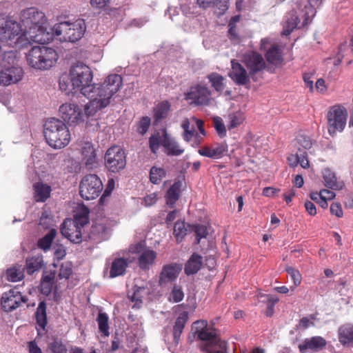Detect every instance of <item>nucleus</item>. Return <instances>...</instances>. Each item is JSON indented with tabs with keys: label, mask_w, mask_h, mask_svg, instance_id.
<instances>
[{
	"label": "nucleus",
	"mask_w": 353,
	"mask_h": 353,
	"mask_svg": "<svg viewBox=\"0 0 353 353\" xmlns=\"http://www.w3.org/2000/svg\"><path fill=\"white\" fill-rule=\"evenodd\" d=\"M91 69L83 63L72 65L68 72L59 77V88L69 94L80 91L90 101L85 105L87 114L106 108L112 97L119 90L122 78L119 74L109 75L102 83H92Z\"/></svg>",
	"instance_id": "f257e3e1"
},
{
	"label": "nucleus",
	"mask_w": 353,
	"mask_h": 353,
	"mask_svg": "<svg viewBox=\"0 0 353 353\" xmlns=\"http://www.w3.org/2000/svg\"><path fill=\"white\" fill-rule=\"evenodd\" d=\"M19 24L29 45L33 42L46 43L52 41V34L47 30L45 14L35 8L22 10Z\"/></svg>",
	"instance_id": "f03ea898"
},
{
	"label": "nucleus",
	"mask_w": 353,
	"mask_h": 353,
	"mask_svg": "<svg viewBox=\"0 0 353 353\" xmlns=\"http://www.w3.org/2000/svg\"><path fill=\"white\" fill-rule=\"evenodd\" d=\"M323 0H299L294 3L292 9L286 14L283 22L282 34L288 35L294 29L306 25L310 17L315 14V7Z\"/></svg>",
	"instance_id": "7ed1b4c3"
},
{
	"label": "nucleus",
	"mask_w": 353,
	"mask_h": 353,
	"mask_svg": "<svg viewBox=\"0 0 353 353\" xmlns=\"http://www.w3.org/2000/svg\"><path fill=\"white\" fill-rule=\"evenodd\" d=\"M21 27L10 17L0 15V49L4 47L21 48L28 44Z\"/></svg>",
	"instance_id": "20e7f679"
},
{
	"label": "nucleus",
	"mask_w": 353,
	"mask_h": 353,
	"mask_svg": "<svg viewBox=\"0 0 353 353\" xmlns=\"http://www.w3.org/2000/svg\"><path fill=\"white\" fill-rule=\"evenodd\" d=\"M43 128L44 137L51 148L61 149L69 144L71 135L63 121L52 118L45 123Z\"/></svg>",
	"instance_id": "39448f33"
},
{
	"label": "nucleus",
	"mask_w": 353,
	"mask_h": 353,
	"mask_svg": "<svg viewBox=\"0 0 353 353\" xmlns=\"http://www.w3.org/2000/svg\"><path fill=\"white\" fill-rule=\"evenodd\" d=\"M58 59L57 51L46 46L32 47L26 54L27 64L39 70H49L56 64Z\"/></svg>",
	"instance_id": "423d86ee"
},
{
	"label": "nucleus",
	"mask_w": 353,
	"mask_h": 353,
	"mask_svg": "<svg viewBox=\"0 0 353 353\" xmlns=\"http://www.w3.org/2000/svg\"><path fill=\"white\" fill-rule=\"evenodd\" d=\"M85 23L83 19H77L74 22L63 21L55 24L50 30L52 39L61 42L74 43L79 41L85 32Z\"/></svg>",
	"instance_id": "0eeeda50"
},
{
	"label": "nucleus",
	"mask_w": 353,
	"mask_h": 353,
	"mask_svg": "<svg viewBox=\"0 0 353 353\" xmlns=\"http://www.w3.org/2000/svg\"><path fill=\"white\" fill-rule=\"evenodd\" d=\"M23 72L17 63L16 56L8 52L0 56V84L8 85L21 81Z\"/></svg>",
	"instance_id": "6e6552de"
},
{
	"label": "nucleus",
	"mask_w": 353,
	"mask_h": 353,
	"mask_svg": "<svg viewBox=\"0 0 353 353\" xmlns=\"http://www.w3.org/2000/svg\"><path fill=\"white\" fill-rule=\"evenodd\" d=\"M149 143L151 151L154 154L160 145L163 147L164 152L169 156H179L184 152V149L165 130L152 134L149 139Z\"/></svg>",
	"instance_id": "1a4fd4ad"
},
{
	"label": "nucleus",
	"mask_w": 353,
	"mask_h": 353,
	"mask_svg": "<svg viewBox=\"0 0 353 353\" xmlns=\"http://www.w3.org/2000/svg\"><path fill=\"white\" fill-rule=\"evenodd\" d=\"M88 210L83 209V214L79 217L75 216L74 221L66 219L63 221L61 232V234L74 243H79L81 239V228L88 223L87 217Z\"/></svg>",
	"instance_id": "9d476101"
},
{
	"label": "nucleus",
	"mask_w": 353,
	"mask_h": 353,
	"mask_svg": "<svg viewBox=\"0 0 353 353\" xmlns=\"http://www.w3.org/2000/svg\"><path fill=\"white\" fill-rule=\"evenodd\" d=\"M102 190V181L96 174L85 176L79 185L80 195L85 200H92L97 198Z\"/></svg>",
	"instance_id": "9b49d317"
},
{
	"label": "nucleus",
	"mask_w": 353,
	"mask_h": 353,
	"mask_svg": "<svg viewBox=\"0 0 353 353\" xmlns=\"http://www.w3.org/2000/svg\"><path fill=\"white\" fill-rule=\"evenodd\" d=\"M347 112L345 108L334 105L327 113V130L330 135L334 136L336 132H342L346 125Z\"/></svg>",
	"instance_id": "f8f14e48"
},
{
	"label": "nucleus",
	"mask_w": 353,
	"mask_h": 353,
	"mask_svg": "<svg viewBox=\"0 0 353 353\" xmlns=\"http://www.w3.org/2000/svg\"><path fill=\"white\" fill-rule=\"evenodd\" d=\"M99 110H96L92 114H87L85 105L83 111L77 105L74 103H64L59 107V114L65 121L71 124H78L85 121V117H90L96 114Z\"/></svg>",
	"instance_id": "ddd939ff"
},
{
	"label": "nucleus",
	"mask_w": 353,
	"mask_h": 353,
	"mask_svg": "<svg viewBox=\"0 0 353 353\" xmlns=\"http://www.w3.org/2000/svg\"><path fill=\"white\" fill-rule=\"evenodd\" d=\"M105 166L112 172H118L123 170L126 164L125 154L119 146L110 148L105 155Z\"/></svg>",
	"instance_id": "4468645a"
},
{
	"label": "nucleus",
	"mask_w": 353,
	"mask_h": 353,
	"mask_svg": "<svg viewBox=\"0 0 353 353\" xmlns=\"http://www.w3.org/2000/svg\"><path fill=\"white\" fill-rule=\"evenodd\" d=\"M128 252L139 254V266L142 270L149 269L154 264L157 255L155 251L144 248L142 243L130 246Z\"/></svg>",
	"instance_id": "2eb2a0df"
},
{
	"label": "nucleus",
	"mask_w": 353,
	"mask_h": 353,
	"mask_svg": "<svg viewBox=\"0 0 353 353\" xmlns=\"http://www.w3.org/2000/svg\"><path fill=\"white\" fill-rule=\"evenodd\" d=\"M129 252H125L123 256H116L110 265L109 277L113 279L123 275L125 273L128 264L135 260L134 256H128Z\"/></svg>",
	"instance_id": "dca6fc26"
},
{
	"label": "nucleus",
	"mask_w": 353,
	"mask_h": 353,
	"mask_svg": "<svg viewBox=\"0 0 353 353\" xmlns=\"http://www.w3.org/2000/svg\"><path fill=\"white\" fill-rule=\"evenodd\" d=\"M24 302L26 299L17 289L10 290L3 293L1 297V306L6 312L15 310Z\"/></svg>",
	"instance_id": "f3484780"
},
{
	"label": "nucleus",
	"mask_w": 353,
	"mask_h": 353,
	"mask_svg": "<svg viewBox=\"0 0 353 353\" xmlns=\"http://www.w3.org/2000/svg\"><path fill=\"white\" fill-rule=\"evenodd\" d=\"M186 98L196 105H208L211 100V92L203 85L192 87Z\"/></svg>",
	"instance_id": "a211bd4d"
},
{
	"label": "nucleus",
	"mask_w": 353,
	"mask_h": 353,
	"mask_svg": "<svg viewBox=\"0 0 353 353\" xmlns=\"http://www.w3.org/2000/svg\"><path fill=\"white\" fill-rule=\"evenodd\" d=\"M192 330L194 336L201 341L211 343H216L217 341L215 331L208 326V323L205 321H195L192 325Z\"/></svg>",
	"instance_id": "6ab92c4d"
},
{
	"label": "nucleus",
	"mask_w": 353,
	"mask_h": 353,
	"mask_svg": "<svg viewBox=\"0 0 353 353\" xmlns=\"http://www.w3.org/2000/svg\"><path fill=\"white\" fill-rule=\"evenodd\" d=\"M243 61L250 72H257L263 70L266 65L263 57L256 52L249 51L243 54Z\"/></svg>",
	"instance_id": "aec40b11"
},
{
	"label": "nucleus",
	"mask_w": 353,
	"mask_h": 353,
	"mask_svg": "<svg viewBox=\"0 0 353 353\" xmlns=\"http://www.w3.org/2000/svg\"><path fill=\"white\" fill-rule=\"evenodd\" d=\"M228 144L225 142L214 143L211 146L203 147L199 150V153L203 157L212 159H220L226 154Z\"/></svg>",
	"instance_id": "412c9836"
},
{
	"label": "nucleus",
	"mask_w": 353,
	"mask_h": 353,
	"mask_svg": "<svg viewBox=\"0 0 353 353\" xmlns=\"http://www.w3.org/2000/svg\"><path fill=\"white\" fill-rule=\"evenodd\" d=\"M326 345V341L323 337L316 336L306 339L299 344V348L301 353L307 352H318Z\"/></svg>",
	"instance_id": "4be33fe9"
},
{
	"label": "nucleus",
	"mask_w": 353,
	"mask_h": 353,
	"mask_svg": "<svg viewBox=\"0 0 353 353\" xmlns=\"http://www.w3.org/2000/svg\"><path fill=\"white\" fill-rule=\"evenodd\" d=\"M231 65L232 69L229 76L237 85H245L249 82L248 72L240 63L232 60Z\"/></svg>",
	"instance_id": "5701e85b"
},
{
	"label": "nucleus",
	"mask_w": 353,
	"mask_h": 353,
	"mask_svg": "<svg viewBox=\"0 0 353 353\" xmlns=\"http://www.w3.org/2000/svg\"><path fill=\"white\" fill-rule=\"evenodd\" d=\"M181 270V268L176 264L164 265L159 276L160 285H166L174 281Z\"/></svg>",
	"instance_id": "b1692460"
},
{
	"label": "nucleus",
	"mask_w": 353,
	"mask_h": 353,
	"mask_svg": "<svg viewBox=\"0 0 353 353\" xmlns=\"http://www.w3.org/2000/svg\"><path fill=\"white\" fill-rule=\"evenodd\" d=\"M81 151L86 168H94L97 165V157L93 145L90 142H85L82 144Z\"/></svg>",
	"instance_id": "393cba45"
},
{
	"label": "nucleus",
	"mask_w": 353,
	"mask_h": 353,
	"mask_svg": "<svg viewBox=\"0 0 353 353\" xmlns=\"http://www.w3.org/2000/svg\"><path fill=\"white\" fill-rule=\"evenodd\" d=\"M339 342L344 346L353 347V325H342L338 330Z\"/></svg>",
	"instance_id": "a878e982"
},
{
	"label": "nucleus",
	"mask_w": 353,
	"mask_h": 353,
	"mask_svg": "<svg viewBox=\"0 0 353 353\" xmlns=\"http://www.w3.org/2000/svg\"><path fill=\"white\" fill-rule=\"evenodd\" d=\"M324 184L326 187L333 190L343 189L344 184L341 181H337L334 173L329 168H325L323 172Z\"/></svg>",
	"instance_id": "bb28decb"
},
{
	"label": "nucleus",
	"mask_w": 353,
	"mask_h": 353,
	"mask_svg": "<svg viewBox=\"0 0 353 353\" xmlns=\"http://www.w3.org/2000/svg\"><path fill=\"white\" fill-rule=\"evenodd\" d=\"M245 119L243 113L241 110L232 111L225 117V121L228 130L239 126Z\"/></svg>",
	"instance_id": "cd10ccee"
},
{
	"label": "nucleus",
	"mask_w": 353,
	"mask_h": 353,
	"mask_svg": "<svg viewBox=\"0 0 353 353\" xmlns=\"http://www.w3.org/2000/svg\"><path fill=\"white\" fill-rule=\"evenodd\" d=\"M34 197L37 202L45 201L50 195L51 188L47 184L37 183L34 186Z\"/></svg>",
	"instance_id": "c85d7f7f"
},
{
	"label": "nucleus",
	"mask_w": 353,
	"mask_h": 353,
	"mask_svg": "<svg viewBox=\"0 0 353 353\" xmlns=\"http://www.w3.org/2000/svg\"><path fill=\"white\" fill-rule=\"evenodd\" d=\"M183 183L177 181L168 190L165 199L168 205H173L179 199Z\"/></svg>",
	"instance_id": "c756f323"
},
{
	"label": "nucleus",
	"mask_w": 353,
	"mask_h": 353,
	"mask_svg": "<svg viewBox=\"0 0 353 353\" xmlns=\"http://www.w3.org/2000/svg\"><path fill=\"white\" fill-rule=\"evenodd\" d=\"M265 57L270 64L276 66L281 65L283 62L282 52L278 46L270 48L266 52Z\"/></svg>",
	"instance_id": "7c9ffc66"
},
{
	"label": "nucleus",
	"mask_w": 353,
	"mask_h": 353,
	"mask_svg": "<svg viewBox=\"0 0 353 353\" xmlns=\"http://www.w3.org/2000/svg\"><path fill=\"white\" fill-rule=\"evenodd\" d=\"M170 110V103L168 101H163L157 103L153 109L154 119L158 122L165 119Z\"/></svg>",
	"instance_id": "2f4dec72"
},
{
	"label": "nucleus",
	"mask_w": 353,
	"mask_h": 353,
	"mask_svg": "<svg viewBox=\"0 0 353 353\" xmlns=\"http://www.w3.org/2000/svg\"><path fill=\"white\" fill-rule=\"evenodd\" d=\"M201 256L196 254H194L192 255L185 265V272L187 274H195L201 268Z\"/></svg>",
	"instance_id": "473e14b6"
},
{
	"label": "nucleus",
	"mask_w": 353,
	"mask_h": 353,
	"mask_svg": "<svg viewBox=\"0 0 353 353\" xmlns=\"http://www.w3.org/2000/svg\"><path fill=\"white\" fill-rule=\"evenodd\" d=\"M43 257L41 255H37L29 258L26 261V269L29 274H32L34 272L39 270L43 265Z\"/></svg>",
	"instance_id": "72a5a7b5"
},
{
	"label": "nucleus",
	"mask_w": 353,
	"mask_h": 353,
	"mask_svg": "<svg viewBox=\"0 0 353 353\" xmlns=\"http://www.w3.org/2000/svg\"><path fill=\"white\" fill-rule=\"evenodd\" d=\"M147 294L148 292L144 287L135 286L133 289V293L128 296L131 301L134 303L133 307H140L142 303V298Z\"/></svg>",
	"instance_id": "f704fd0d"
},
{
	"label": "nucleus",
	"mask_w": 353,
	"mask_h": 353,
	"mask_svg": "<svg viewBox=\"0 0 353 353\" xmlns=\"http://www.w3.org/2000/svg\"><path fill=\"white\" fill-rule=\"evenodd\" d=\"M208 79L214 90L219 92H222L225 88V79L217 73H212L208 75Z\"/></svg>",
	"instance_id": "c9c22d12"
},
{
	"label": "nucleus",
	"mask_w": 353,
	"mask_h": 353,
	"mask_svg": "<svg viewBox=\"0 0 353 353\" xmlns=\"http://www.w3.org/2000/svg\"><path fill=\"white\" fill-rule=\"evenodd\" d=\"M36 319L39 325L44 329L47 324L46 305L44 302L39 303L36 312Z\"/></svg>",
	"instance_id": "e433bc0d"
},
{
	"label": "nucleus",
	"mask_w": 353,
	"mask_h": 353,
	"mask_svg": "<svg viewBox=\"0 0 353 353\" xmlns=\"http://www.w3.org/2000/svg\"><path fill=\"white\" fill-rule=\"evenodd\" d=\"M56 235V230L51 229L50 232L38 241V246L44 251L50 249L52 242Z\"/></svg>",
	"instance_id": "4c0bfd02"
},
{
	"label": "nucleus",
	"mask_w": 353,
	"mask_h": 353,
	"mask_svg": "<svg viewBox=\"0 0 353 353\" xmlns=\"http://www.w3.org/2000/svg\"><path fill=\"white\" fill-rule=\"evenodd\" d=\"M97 321L98 323L99 331L105 336H108L109 332V325H108V316L105 313H99Z\"/></svg>",
	"instance_id": "58836bf2"
},
{
	"label": "nucleus",
	"mask_w": 353,
	"mask_h": 353,
	"mask_svg": "<svg viewBox=\"0 0 353 353\" xmlns=\"http://www.w3.org/2000/svg\"><path fill=\"white\" fill-rule=\"evenodd\" d=\"M218 3H223V10H226L228 8V0H196V3L199 7L203 9H207L214 6H218Z\"/></svg>",
	"instance_id": "ea45409f"
},
{
	"label": "nucleus",
	"mask_w": 353,
	"mask_h": 353,
	"mask_svg": "<svg viewBox=\"0 0 353 353\" xmlns=\"http://www.w3.org/2000/svg\"><path fill=\"white\" fill-rule=\"evenodd\" d=\"M184 298V292L182 288L175 285L172 288L168 296V300L172 303H179Z\"/></svg>",
	"instance_id": "a19ab883"
},
{
	"label": "nucleus",
	"mask_w": 353,
	"mask_h": 353,
	"mask_svg": "<svg viewBox=\"0 0 353 353\" xmlns=\"http://www.w3.org/2000/svg\"><path fill=\"white\" fill-rule=\"evenodd\" d=\"M165 176V171L161 168L152 167L150 172V181L154 184H158Z\"/></svg>",
	"instance_id": "79ce46f5"
},
{
	"label": "nucleus",
	"mask_w": 353,
	"mask_h": 353,
	"mask_svg": "<svg viewBox=\"0 0 353 353\" xmlns=\"http://www.w3.org/2000/svg\"><path fill=\"white\" fill-rule=\"evenodd\" d=\"M7 278L12 282H17L23 278V271L20 267H13L7 270Z\"/></svg>",
	"instance_id": "37998d69"
},
{
	"label": "nucleus",
	"mask_w": 353,
	"mask_h": 353,
	"mask_svg": "<svg viewBox=\"0 0 353 353\" xmlns=\"http://www.w3.org/2000/svg\"><path fill=\"white\" fill-rule=\"evenodd\" d=\"M188 229L183 221H177L174 227V234L177 240L180 241L187 234Z\"/></svg>",
	"instance_id": "c03bdc74"
},
{
	"label": "nucleus",
	"mask_w": 353,
	"mask_h": 353,
	"mask_svg": "<svg viewBox=\"0 0 353 353\" xmlns=\"http://www.w3.org/2000/svg\"><path fill=\"white\" fill-rule=\"evenodd\" d=\"M96 114L88 117H85V120L86 122V128L90 131H97L101 128V125L103 124L101 122L99 121L97 118H94V116Z\"/></svg>",
	"instance_id": "a18cd8bd"
},
{
	"label": "nucleus",
	"mask_w": 353,
	"mask_h": 353,
	"mask_svg": "<svg viewBox=\"0 0 353 353\" xmlns=\"http://www.w3.org/2000/svg\"><path fill=\"white\" fill-rule=\"evenodd\" d=\"M214 128L219 136L224 137L226 135V127L223 123V119L219 117H215L213 119Z\"/></svg>",
	"instance_id": "49530a36"
},
{
	"label": "nucleus",
	"mask_w": 353,
	"mask_h": 353,
	"mask_svg": "<svg viewBox=\"0 0 353 353\" xmlns=\"http://www.w3.org/2000/svg\"><path fill=\"white\" fill-rule=\"evenodd\" d=\"M72 274V265L70 262L63 263L59 268L58 277L60 279H68Z\"/></svg>",
	"instance_id": "de8ad7c7"
},
{
	"label": "nucleus",
	"mask_w": 353,
	"mask_h": 353,
	"mask_svg": "<svg viewBox=\"0 0 353 353\" xmlns=\"http://www.w3.org/2000/svg\"><path fill=\"white\" fill-rule=\"evenodd\" d=\"M183 139L187 142L194 139L193 144L198 145L200 143L201 136L195 132L194 128H192L191 130L183 132Z\"/></svg>",
	"instance_id": "09e8293b"
},
{
	"label": "nucleus",
	"mask_w": 353,
	"mask_h": 353,
	"mask_svg": "<svg viewBox=\"0 0 353 353\" xmlns=\"http://www.w3.org/2000/svg\"><path fill=\"white\" fill-rule=\"evenodd\" d=\"M296 142L298 144V149L301 148L304 150H310L312 146V142L311 139L306 136L300 135L296 138Z\"/></svg>",
	"instance_id": "8fccbe9b"
},
{
	"label": "nucleus",
	"mask_w": 353,
	"mask_h": 353,
	"mask_svg": "<svg viewBox=\"0 0 353 353\" xmlns=\"http://www.w3.org/2000/svg\"><path fill=\"white\" fill-rule=\"evenodd\" d=\"M48 348L52 353H66L65 345L58 340H54L48 345Z\"/></svg>",
	"instance_id": "3c124183"
},
{
	"label": "nucleus",
	"mask_w": 353,
	"mask_h": 353,
	"mask_svg": "<svg viewBox=\"0 0 353 353\" xmlns=\"http://www.w3.org/2000/svg\"><path fill=\"white\" fill-rule=\"evenodd\" d=\"M286 271L292 279L294 286L296 287L299 285L301 282V275L300 272L292 267L287 268Z\"/></svg>",
	"instance_id": "603ef678"
},
{
	"label": "nucleus",
	"mask_w": 353,
	"mask_h": 353,
	"mask_svg": "<svg viewBox=\"0 0 353 353\" xmlns=\"http://www.w3.org/2000/svg\"><path fill=\"white\" fill-rule=\"evenodd\" d=\"M92 233L97 234L102 238H105L108 233V228L103 222L97 223L92 228Z\"/></svg>",
	"instance_id": "864d4df0"
},
{
	"label": "nucleus",
	"mask_w": 353,
	"mask_h": 353,
	"mask_svg": "<svg viewBox=\"0 0 353 353\" xmlns=\"http://www.w3.org/2000/svg\"><path fill=\"white\" fill-rule=\"evenodd\" d=\"M150 126V119L148 117H144L140 121L137 130L141 134H144L148 130Z\"/></svg>",
	"instance_id": "5fc2aeb1"
},
{
	"label": "nucleus",
	"mask_w": 353,
	"mask_h": 353,
	"mask_svg": "<svg viewBox=\"0 0 353 353\" xmlns=\"http://www.w3.org/2000/svg\"><path fill=\"white\" fill-rule=\"evenodd\" d=\"M299 157V164L304 169L310 168V163L307 159V154L305 151H302L299 148V152L297 153Z\"/></svg>",
	"instance_id": "6e6d98bb"
},
{
	"label": "nucleus",
	"mask_w": 353,
	"mask_h": 353,
	"mask_svg": "<svg viewBox=\"0 0 353 353\" xmlns=\"http://www.w3.org/2000/svg\"><path fill=\"white\" fill-rule=\"evenodd\" d=\"M158 199V194L156 192L148 194L143 198V205L145 207H150L154 205Z\"/></svg>",
	"instance_id": "4d7b16f0"
},
{
	"label": "nucleus",
	"mask_w": 353,
	"mask_h": 353,
	"mask_svg": "<svg viewBox=\"0 0 353 353\" xmlns=\"http://www.w3.org/2000/svg\"><path fill=\"white\" fill-rule=\"evenodd\" d=\"M114 185H115L114 180L113 179H110L108 181L105 191H104L102 196L100 198L101 203H102L103 201V200L105 199V198L106 196H108L110 194V193L114 188Z\"/></svg>",
	"instance_id": "13d9d810"
},
{
	"label": "nucleus",
	"mask_w": 353,
	"mask_h": 353,
	"mask_svg": "<svg viewBox=\"0 0 353 353\" xmlns=\"http://www.w3.org/2000/svg\"><path fill=\"white\" fill-rule=\"evenodd\" d=\"M52 218L48 215L46 212L42 213L40 218L39 224L42 225L44 228H48L52 224Z\"/></svg>",
	"instance_id": "bf43d9fd"
},
{
	"label": "nucleus",
	"mask_w": 353,
	"mask_h": 353,
	"mask_svg": "<svg viewBox=\"0 0 353 353\" xmlns=\"http://www.w3.org/2000/svg\"><path fill=\"white\" fill-rule=\"evenodd\" d=\"M186 323V317L185 316H179L175 322L174 330L182 332Z\"/></svg>",
	"instance_id": "052dcab7"
},
{
	"label": "nucleus",
	"mask_w": 353,
	"mask_h": 353,
	"mask_svg": "<svg viewBox=\"0 0 353 353\" xmlns=\"http://www.w3.org/2000/svg\"><path fill=\"white\" fill-rule=\"evenodd\" d=\"M267 299L268 301V310L266 311V315L272 316L273 314L274 305L279 301V299L271 295H267Z\"/></svg>",
	"instance_id": "680f3d73"
},
{
	"label": "nucleus",
	"mask_w": 353,
	"mask_h": 353,
	"mask_svg": "<svg viewBox=\"0 0 353 353\" xmlns=\"http://www.w3.org/2000/svg\"><path fill=\"white\" fill-rule=\"evenodd\" d=\"M195 233L197 237V243H199L200 239L206 236L207 228L204 225H196L195 227Z\"/></svg>",
	"instance_id": "e2e57ef3"
},
{
	"label": "nucleus",
	"mask_w": 353,
	"mask_h": 353,
	"mask_svg": "<svg viewBox=\"0 0 353 353\" xmlns=\"http://www.w3.org/2000/svg\"><path fill=\"white\" fill-rule=\"evenodd\" d=\"M330 212L337 217H341L343 214L341 205L337 203H334L331 205Z\"/></svg>",
	"instance_id": "0e129e2a"
},
{
	"label": "nucleus",
	"mask_w": 353,
	"mask_h": 353,
	"mask_svg": "<svg viewBox=\"0 0 353 353\" xmlns=\"http://www.w3.org/2000/svg\"><path fill=\"white\" fill-rule=\"evenodd\" d=\"M109 0H90V4L94 9H101L107 5Z\"/></svg>",
	"instance_id": "69168bd1"
},
{
	"label": "nucleus",
	"mask_w": 353,
	"mask_h": 353,
	"mask_svg": "<svg viewBox=\"0 0 353 353\" xmlns=\"http://www.w3.org/2000/svg\"><path fill=\"white\" fill-rule=\"evenodd\" d=\"M274 46L272 41L270 38H263L261 40L260 50H268L270 48Z\"/></svg>",
	"instance_id": "338daca9"
},
{
	"label": "nucleus",
	"mask_w": 353,
	"mask_h": 353,
	"mask_svg": "<svg viewBox=\"0 0 353 353\" xmlns=\"http://www.w3.org/2000/svg\"><path fill=\"white\" fill-rule=\"evenodd\" d=\"M320 192H321V199L330 201V200L334 199L336 196L334 192L327 190V189H323V190H320Z\"/></svg>",
	"instance_id": "774afa93"
}]
</instances>
